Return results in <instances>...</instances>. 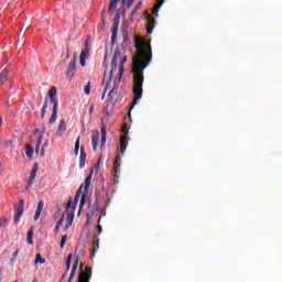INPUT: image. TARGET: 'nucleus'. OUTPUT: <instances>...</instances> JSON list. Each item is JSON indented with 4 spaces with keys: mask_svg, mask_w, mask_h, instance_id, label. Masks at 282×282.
<instances>
[{
    "mask_svg": "<svg viewBox=\"0 0 282 282\" xmlns=\"http://www.w3.org/2000/svg\"><path fill=\"white\" fill-rule=\"evenodd\" d=\"M134 47L137 50V55L132 59L133 106L143 97L144 70L149 67V63H151L153 58L151 42L143 39H135Z\"/></svg>",
    "mask_w": 282,
    "mask_h": 282,
    "instance_id": "obj_1",
    "label": "nucleus"
},
{
    "mask_svg": "<svg viewBox=\"0 0 282 282\" xmlns=\"http://www.w3.org/2000/svg\"><path fill=\"white\" fill-rule=\"evenodd\" d=\"M91 177H93V170L89 172V175L85 180V185L82 184L79 186L78 191L76 192L74 203H73V198H69V200L66 205L67 210H69V208L72 207V210L74 213V210H76V206H78V202L80 200L79 210H78V216H80V213H82V210H83V208L86 204L87 193H88V189L90 187Z\"/></svg>",
    "mask_w": 282,
    "mask_h": 282,
    "instance_id": "obj_2",
    "label": "nucleus"
},
{
    "mask_svg": "<svg viewBox=\"0 0 282 282\" xmlns=\"http://www.w3.org/2000/svg\"><path fill=\"white\" fill-rule=\"evenodd\" d=\"M91 177H93V170L89 172V175L85 180V185L82 184L79 186L78 191L76 192L74 203H73V198H69V200L66 205L67 210H69V208L72 207V210L74 213V210H76V206H78V202L80 200L79 210H78V216H80V213H82V210H83V208L86 204L87 193H88V189L90 187Z\"/></svg>",
    "mask_w": 282,
    "mask_h": 282,
    "instance_id": "obj_3",
    "label": "nucleus"
},
{
    "mask_svg": "<svg viewBox=\"0 0 282 282\" xmlns=\"http://www.w3.org/2000/svg\"><path fill=\"white\" fill-rule=\"evenodd\" d=\"M78 61V53L73 54L72 61L67 65V70L65 73L66 78L72 82L74 79V76L76 75V63Z\"/></svg>",
    "mask_w": 282,
    "mask_h": 282,
    "instance_id": "obj_4",
    "label": "nucleus"
},
{
    "mask_svg": "<svg viewBox=\"0 0 282 282\" xmlns=\"http://www.w3.org/2000/svg\"><path fill=\"white\" fill-rule=\"evenodd\" d=\"M121 132L124 134L121 135L120 141H119V143H120L119 152L121 155H123L128 148V126L127 124H124L122 127Z\"/></svg>",
    "mask_w": 282,
    "mask_h": 282,
    "instance_id": "obj_5",
    "label": "nucleus"
},
{
    "mask_svg": "<svg viewBox=\"0 0 282 282\" xmlns=\"http://www.w3.org/2000/svg\"><path fill=\"white\" fill-rule=\"evenodd\" d=\"M121 51H115V56L112 57V62L110 63V79H112L113 74L118 70V58H121Z\"/></svg>",
    "mask_w": 282,
    "mask_h": 282,
    "instance_id": "obj_6",
    "label": "nucleus"
},
{
    "mask_svg": "<svg viewBox=\"0 0 282 282\" xmlns=\"http://www.w3.org/2000/svg\"><path fill=\"white\" fill-rule=\"evenodd\" d=\"M99 214V207L98 205L95 203V204H91L89 202V205H88V213L86 214V223L89 224L90 223V219L95 216V215H98Z\"/></svg>",
    "mask_w": 282,
    "mask_h": 282,
    "instance_id": "obj_7",
    "label": "nucleus"
},
{
    "mask_svg": "<svg viewBox=\"0 0 282 282\" xmlns=\"http://www.w3.org/2000/svg\"><path fill=\"white\" fill-rule=\"evenodd\" d=\"M24 215V199H20L19 206L15 209V216H14V225H19L20 219L23 217Z\"/></svg>",
    "mask_w": 282,
    "mask_h": 282,
    "instance_id": "obj_8",
    "label": "nucleus"
},
{
    "mask_svg": "<svg viewBox=\"0 0 282 282\" xmlns=\"http://www.w3.org/2000/svg\"><path fill=\"white\" fill-rule=\"evenodd\" d=\"M91 279V268L86 267L85 271L79 273L77 282H89Z\"/></svg>",
    "mask_w": 282,
    "mask_h": 282,
    "instance_id": "obj_9",
    "label": "nucleus"
},
{
    "mask_svg": "<svg viewBox=\"0 0 282 282\" xmlns=\"http://www.w3.org/2000/svg\"><path fill=\"white\" fill-rule=\"evenodd\" d=\"M39 172V163H35L33 165V169H32V172H31V176H30V180H29V183L26 185V189H30L31 186L33 185L35 178H36V174Z\"/></svg>",
    "mask_w": 282,
    "mask_h": 282,
    "instance_id": "obj_10",
    "label": "nucleus"
},
{
    "mask_svg": "<svg viewBox=\"0 0 282 282\" xmlns=\"http://www.w3.org/2000/svg\"><path fill=\"white\" fill-rule=\"evenodd\" d=\"M145 14H147V22H148L147 33L152 34L153 29L155 26V19L153 18V15L149 13H145Z\"/></svg>",
    "mask_w": 282,
    "mask_h": 282,
    "instance_id": "obj_11",
    "label": "nucleus"
},
{
    "mask_svg": "<svg viewBox=\"0 0 282 282\" xmlns=\"http://www.w3.org/2000/svg\"><path fill=\"white\" fill-rule=\"evenodd\" d=\"M67 131V124H66V120L65 119H62L59 120V123H58V128H57V131H56V135L58 138H62V135L64 133H66Z\"/></svg>",
    "mask_w": 282,
    "mask_h": 282,
    "instance_id": "obj_12",
    "label": "nucleus"
},
{
    "mask_svg": "<svg viewBox=\"0 0 282 282\" xmlns=\"http://www.w3.org/2000/svg\"><path fill=\"white\" fill-rule=\"evenodd\" d=\"M99 138H100L99 131H98L97 129L94 130V131H93V138H91V143H93V150H94V152L97 151V145H98Z\"/></svg>",
    "mask_w": 282,
    "mask_h": 282,
    "instance_id": "obj_13",
    "label": "nucleus"
},
{
    "mask_svg": "<svg viewBox=\"0 0 282 282\" xmlns=\"http://www.w3.org/2000/svg\"><path fill=\"white\" fill-rule=\"evenodd\" d=\"M57 112H58V102H54L52 115H51V118L48 120V122L51 124L56 122V120H57Z\"/></svg>",
    "mask_w": 282,
    "mask_h": 282,
    "instance_id": "obj_14",
    "label": "nucleus"
},
{
    "mask_svg": "<svg viewBox=\"0 0 282 282\" xmlns=\"http://www.w3.org/2000/svg\"><path fill=\"white\" fill-rule=\"evenodd\" d=\"M56 95H57V88L55 86H52L48 90V98H50V102L53 104V106H55V102H57L55 99Z\"/></svg>",
    "mask_w": 282,
    "mask_h": 282,
    "instance_id": "obj_15",
    "label": "nucleus"
},
{
    "mask_svg": "<svg viewBox=\"0 0 282 282\" xmlns=\"http://www.w3.org/2000/svg\"><path fill=\"white\" fill-rule=\"evenodd\" d=\"M88 56H89V51L83 50L79 55V63L83 68L86 66V61H87Z\"/></svg>",
    "mask_w": 282,
    "mask_h": 282,
    "instance_id": "obj_16",
    "label": "nucleus"
},
{
    "mask_svg": "<svg viewBox=\"0 0 282 282\" xmlns=\"http://www.w3.org/2000/svg\"><path fill=\"white\" fill-rule=\"evenodd\" d=\"M44 206H45L44 200H40L37 203V209H36L35 216H34V221H39V219L41 218Z\"/></svg>",
    "mask_w": 282,
    "mask_h": 282,
    "instance_id": "obj_17",
    "label": "nucleus"
},
{
    "mask_svg": "<svg viewBox=\"0 0 282 282\" xmlns=\"http://www.w3.org/2000/svg\"><path fill=\"white\" fill-rule=\"evenodd\" d=\"M10 74V69L8 67H6L1 74H0V86L6 85V83L8 82V75Z\"/></svg>",
    "mask_w": 282,
    "mask_h": 282,
    "instance_id": "obj_18",
    "label": "nucleus"
},
{
    "mask_svg": "<svg viewBox=\"0 0 282 282\" xmlns=\"http://www.w3.org/2000/svg\"><path fill=\"white\" fill-rule=\"evenodd\" d=\"M127 61H128V56H123L122 57V59H121V64H120V66H119V68H118V73H119V77H118V79H119V82H121V79H122V77H123V73H124V67H123V65H124V63H127Z\"/></svg>",
    "mask_w": 282,
    "mask_h": 282,
    "instance_id": "obj_19",
    "label": "nucleus"
},
{
    "mask_svg": "<svg viewBox=\"0 0 282 282\" xmlns=\"http://www.w3.org/2000/svg\"><path fill=\"white\" fill-rule=\"evenodd\" d=\"M86 152L84 145L80 147V155H79V169H84L86 162Z\"/></svg>",
    "mask_w": 282,
    "mask_h": 282,
    "instance_id": "obj_20",
    "label": "nucleus"
},
{
    "mask_svg": "<svg viewBox=\"0 0 282 282\" xmlns=\"http://www.w3.org/2000/svg\"><path fill=\"white\" fill-rule=\"evenodd\" d=\"M78 261H79V259L77 258L75 263L73 264V268H72V271H70V274H69V278H68L67 282H73L74 281V275H76V270L78 269Z\"/></svg>",
    "mask_w": 282,
    "mask_h": 282,
    "instance_id": "obj_21",
    "label": "nucleus"
},
{
    "mask_svg": "<svg viewBox=\"0 0 282 282\" xmlns=\"http://www.w3.org/2000/svg\"><path fill=\"white\" fill-rule=\"evenodd\" d=\"M78 261H79V259L77 258L75 263L73 264V268H72V271H70V274H69V278H68L67 282H73L74 281V275H76V270L78 269Z\"/></svg>",
    "mask_w": 282,
    "mask_h": 282,
    "instance_id": "obj_22",
    "label": "nucleus"
},
{
    "mask_svg": "<svg viewBox=\"0 0 282 282\" xmlns=\"http://www.w3.org/2000/svg\"><path fill=\"white\" fill-rule=\"evenodd\" d=\"M73 224H74V210L67 214L65 228L69 229L73 226Z\"/></svg>",
    "mask_w": 282,
    "mask_h": 282,
    "instance_id": "obj_23",
    "label": "nucleus"
},
{
    "mask_svg": "<svg viewBox=\"0 0 282 282\" xmlns=\"http://www.w3.org/2000/svg\"><path fill=\"white\" fill-rule=\"evenodd\" d=\"M118 31H119V22L112 23V43L117 41Z\"/></svg>",
    "mask_w": 282,
    "mask_h": 282,
    "instance_id": "obj_24",
    "label": "nucleus"
},
{
    "mask_svg": "<svg viewBox=\"0 0 282 282\" xmlns=\"http://www.w3.org/2000/svg\"><path fill=\"white\" fill-rule=\"evenodd\" d=\"M107 142V127L105 124H102V128H101V148L105 147Z\"/></svg>",
    "mask_w": 282,
    "mask_h": 282,
    "instance_id": "obj_25",
    "label": "nucleus"
},
{
    "mask_svg": "<svg viewBox=\"0 0 282 282\" xmlns=\"http://www.w3.org/2000/svg\"><path fill=\"white\" fill-rule=\"evenodd\" d=\"M25 150H26V156L29 159H32L33 154H34V149L32 148L31 144H25Z\"/></svg>",
    "mask_w": 282,
    "mask_h": 282,
    "instance_id": "obj_26",
    "label": "nucleus"
},
{
    "mask_svg": "<svg viewBox=\"0 0 282 282\" xmlns=\"http://www.w3.org/2000/svg\"><path fill=\"white\" fill-rule=\"evenodd\" d=\"M72 260H73V254H68L67 260H66L65 273L69 272V270L72 268Z\"/></svg>",
    "mask_w": 282,
    "mask_h": 282,
    "instance_id": "obj_27",
    "label": "nucleus"
},
{
    "mask_svg": "<svg viewBox=\"0 0 282 282\" xmlns=\"http://www.w3.org/2000/svg\"><path fill=\"white\" fill-rule=\"evenodd\" d=\"M120 162H121V156L117 155V158H115V163H112L115 173L118 172V169L120 167Z\"/></svg>",
    "mask_w": 282,
    "mask_h": 282,
    "instance_id": "obj_28",
    "label": "nucleus"
},
{
    "mask_svg": "<svg viewBox=\"0 0 282 282\" xmlns=\"http://www.w3.org/2000/svg\"><path fill=\"white\" fill-rule=\"evenodd\" d=\"M33 237H34V231L33 229H30L28 232V237H26V242L31 246H33Z\"/></svg>",
    "mask_w": 282,
    "mask_h": 282,
    "instance_id": "obj_29",
    "label": "nucleus"
},
{
    "mask_svg": "<svg viewBox=\"0 0 282 282\" xmlns=\"http://www.w3.org/2000/svg\"><path fill=\"white\" fill-rule=\"evenodd\" d=\"M142 6H143V2H142V1H139V2L135 4L133 11L131 12V17L137 15V13H138L139 10L142 8Z\"/></svg>",
    "mask_w": 282,
    "mask_h": 282,
    "instance_id": "obj_30",
    "label": "nucleus"
},
{
    "mask_svg": "<svg viewBox=\"0 0 282 282\" xmlns=\"http://www.w3.org/2000/svg\"><path fill=\"white\" fill-rule=\"evenodd\" d=\"M42 143H43V135L40 134V138H37V144H36V147H35V153H36V154L40 153Z\"/></svg>",
    "mask_w": 282,
    "mask_h": 282,
    "instance_id": "obj_31",
    "label": "nucleus"
},
{
    "mask_svg": "<svg viewBox=\"0 0 282 282\" xmlns=\"http://www.w3.org/2000/svg\"><path fill=\"white\" fill-rule=\"evenodd\" d=\"M79 151H80V137H78L75 142V156H78Z\"/></svg>",
    "mask_w": 282,
    "mask_h": 282,
    "instance_id": "obj_32",
    "label": "nucleus"
},
{
    "mask_svg": "<svg viewBox=\"0 0 282 282\" xmlns=\"http://www.w3.org/2000/svg\"><path fill=\"white\" fill-rule=\"evenodd\" d=\"M67 239H68V235H63L62 238H61V242H59V248L61 249H64L65 248V245L67 242Z\"/></svg>",
    "mask_w": 282,
    "mask_h": 282,
    "instance_id": "obj_33",
    "label": "nucleus"
},
{
    "mask_svg": "<svg viewBox=\"0 0 282 282\" xmlns=\"http://www.w3.org/2000/svg\"><path fill=\"white\" fill-rule=\"evenodd\" d=\"M119 2H120V0H110L109 12H110V10L116 9L118 7Z\"/></svg>",
    "mask_w": 282,
    "mask_h": 282,
    "instance_id": "obj_34",
    "label": "nucleus"
},
{
    "mask_svg": "<svg viewBox=\"0 0 282 282\" xmlns=\"http://www.w3.org/2000/svg\"><path fill=\"white\" fill-rule=\"evenodd\" d=\"M8 227V218L7 217H2L0 219V228H6Z\"/></svg>",
    "mask_w": 282,
    "mask_h": 282,
    "instance_id": "obj_35",
    "label": "nucleus"
},
{
    "mask_svg": "<svg viewBox=\"0 0 282 282\" xmlns=\"http://www.w3.org/2000/svg\"><path fill=\"white\" fill-rule=\"evenodd\" d=\"M96 238H98V235L94 236V242H93V245H94V252H96V248L97 249L99 248V239H96Z\"/></svg>",
    "mask_w": 282,
    "mask_h": 282,
    "instance_id": "obj_36",
    "label": "nucleus"
},
{
    "mask_svg": "<svg viewBox=\"0 0 282 282\" xmlns=\"http://www.w3.org/2000/svg\"><path fill=\"white\" fill-rule=\"evenodd\" d=\"M48 147V142H44V145H42V151H40V156L44 158L45 156V152H46V148Z\"/></svg>",
    "mask_w": 282,
    "mask_h": 282,
    "instance_id": "obj_37",
    "label": "nucleus"
},
{
    "mask_svg": "<svg viewBox=\"0 0 282 282\" xmlns=\"http://www.w3.org/2000/svg\"><path fill=\"white\" fill-rule=\"evenodd\" d=\"M35 263H45V259L42 258L41 253H37L36 259H35Z\"/></svg>",
    "mask_w": 282,
    "mask_h": 282,
    "instance_id": "obj_38",
    "label": "nucleus"
},
{
    "mask_svg": "<svg viewBox=\"0 0 282 282\" xmlns=\"http://www.w3.org/2000/svg\"><path fill=\"white\" fill-rule=\"evenodd\" d=\"M84 93L86 96L90 94V82H88L87 85H85Z\"/></svg>",
    "mask_w": 282,
    "mask_h": 282,
    "instance_id": "obj_39",
    "label": "nucleus"
},
{
    "mask_svg": "<svg viewBox=\"0 0 282 282\" xmlns=\"http://www.w3.org/2000/svg\"><path fill=\"white\" fill-rule=\"evenodd\" d=\"M65 221V215H62V217L57 220L56 226L62 227Z\"/></svg>",
    "mask_w": 282,
    "mask_h": 282,
    "instance_id": "obj_40",
    "label": "nucleus"
},
{
    "mask_svg": "<svg viewBox=\"0 0 282 282\" xmlns=\"http://www.w3.org/2000/svg\"><path fill=\"white\" fill-rule=\"evenodd\" d=\"M163 3H164V0H158V2L154 4L153 8L160 10Z\"/></svg>",
    "mask_w": 282,
    "mask_h": 282,
    "instance_id": "obj_41",
    "label": "nucleus"
},
{
    "mask_svg": "<svg viewBox=\"0 0 282 282\" xmlns=\"http://www.w3.org/2000/svg\"><path fill=\"white\" fill-rule=\"evenodd\" d=\"M135 0H126V6L128 9H130L134 4Z\"/></svg>",
    "mask_w": 282,
    "mask_h": 282,
    "instance_id": "obj_42",
    "label": "nucleus"
},
{
    "mask_svg": "<svg viewBox=\"0 0 282 282\" xmlns=\"http://www.w3.org/2000/svg\"><path fill=\"white\" fill-rule=\"evenodd\" d=\"M46 109H47V102H45V104H44V107H42V118L45 117Z\"/></svg>",
    "mask_w": 282,
    "mask_h": 282,
    "instance_id": "obj_43",
    "label": "nucleus"
},
{
    "mask_svg": "<svg viewBox=\"0 0 282 282\" xmlns=\"http://www.w3.org/2000/svg\"><path fill=\"white\" fill-rule=\"evenodd\" d=\"M118 93V89L116 87H112V90H110L109 96H112Z\"/></svg>",
    "mask_w": 282,
    "mask_h": 282,
    "instance_id": "obj_44",
    "label": "nucleus"
},
{
    "mask_svg": "<svg viewBox=\"0 0 282 282\" xmlns=\"http://www.w3.org/2000/svg\"><path fill=\"white\" fill-rule=\"evenodd\" d=\"M97 231L98 234L96 236H99L102 231V227L100 225L97 226Z\"/></svg>",
    "mask_w": 282,
    "mask_h": 282,
    "instance_id": "obj_45",
    "label": "nucleus"
},
{
    "mask_svg": "<svg viewBox=\"0 0 282 282\" xmlns=\"http://www.w3.org/2000/svg\"><path fill=\"white\" fill-rule=\"evenodd\" d=\"M85 50H88V51H89V41H88V40H86Z\"/></svg>",
    "mask_w": 282,
    "mask_h": 282,
    "instance_id": "obj_46",
    "label": "nucleus"
},
{
    "mask_svg": "<svg viewBox=\"0 0 282 282\" xmlns=\"http://www.w3.org/2000/svg\"><path fill=\"white\" fill-rule=\"evenodd\" d=\"M158 12H159V10L156 8L152 9V13L155 14L156 17H158Z\"/></svg>",
    "mask_w": 282,
    "mask_h": 282,
    "instance_id": "obj_47",
    "label": "nucleus"
},
{
    "mask_svg": "<svg viewBox=\"0 0 282 282\" xmlns=\"http://www.w3.org/2000/svg\"><path fill=\"white\" fill-rule=\"evenodd\" d=\"M67 275H68V273L65 272V273L62 275V281H65V279H67Z\"/></svg>",
    "mask_w": 282,
    "mask_h": 282,
    "instance_id": "obj_48",
    "label": "nucleus"
},
{
    "mask_svg": "<svg viewBox=\"0 0 282 282\" xmlns=\"http://www.w3.org/2000/svg\"><path fill=\"white\" fill-rule=\"evenodd\" d=\"M19 254V249L12 254L13 256V259H15Z\"/></svg>",
    "mask_w": 282,
    "mask_h": 282,
    "instance_id": "obj_49",
    "label": "nucleus"
},
{
    "mask_svg": "<svg viewBox=\"0 0 282 282\" xmlns=\"http://www.w3.org/2000/svg\"><path fill=\"white\" fill-rule=\"evenodd\" d=\"M59 228H61V226L56 225L55 228H54V230H55L56 232H58V231H59Z\"/></svg>",
    "mask_w": 282,
    "mask_h": 282,
    "instance_id": "obj_50",
    "label": "nucleus"
},
{
    "mask_svg": "<svg viewBox=\"0 0 282 282\" xmlns=\"http://www.w3.org/2000/svg\"><path fill=\"white\" fill-rule=\"evenodd\" d=\"M3 119L0 117V129L2 128Z\"/></svg>",
    "mask_w": 282,
    "mask_h": 282,
    "instance_id": "obj_51",
    "label": "nucleus"
},
{
    "mask_svg": "<svg viewBox=\"0 0 282 282\" xmlns=\"http://www.w3.org/2000/svg\"><path fill=\"white\" fill-rule=\"evenodd\" d=\"M69 57H70V52L67 51V56H66V58H69Z\"/></svg>",
    "mask_w": 282,
    "mask_h": 282,
    "instance_id": "obj_52",
    "label": "nucleus"
},
{
    "mask_svg": "<svg viewBox=\"0 0 282 282\" xmlns=\"http://www.w3.org/2000/svg\"><path fill=\"white\" fill-rule=\"evenodd\" d=\"M109 85H110V83L108 82V83H107V87H106V89H105V94H106V91H107Z\"/></svg>",
    "mask_w": 282,
    "mask_h": 282,
    "instance_id": "obj_53",
    "label": "nucleus"
},
{
    "mask_svg": "<svg viewBox=\"0 0 282 282\" xmlns=\"http://www.w3.org/2000/svg\"><path fill=\"white\" fill-rule=\"evenodd\" d=\"M39 131H40L39 129H35V130H34V133H39Z\"/></svg>",
    "mask_w": 282,
    "mask_h": 282,
    "instance_id": "obj_54",
    "label": "nucleus"
},
{
    "mask_svg": "<svg viewBox=\"0 0 282 282\" xmlns=\"http://www.w3.org/2000/svg\"><path fill=\"white\" fill-rule=\"evenodd\" d=\"M100 161H101V159L99 158L98 161H97V164H100Z\"/></svg>",
    "mask_w": 282,
    "mask_h": 282,
    "instance_id": "obj_55",
    "label": "nucleus"
},
{
    "mask_svg": "<svg viewBox=\"0 0 282 282\" xmlns=\"http://www.w3.org/2000/svg\"><path fill=\"white\" fill-rule=\"evenodd\" d=\"M83 267H84V264H83V263H80V267H79V268L82 269Z\"/></svg>",
    "mask_w": 282,
    "mask_h": 282,
    "instance_id": "obj_56",
    "label": "nucleus"
},
{
    "mask_svg": "<svg viewBox=\"0 0 282 282\" xmlns=\"http://www.w3.org/2000/svg\"><path fill=\"white\" fill-rule=\"evenodd\" d=\"M127 2V0H122V3H126Z\"/></svg>",
    "mask_w": 282,
    "mask_h": 282,
    "instance_id": "obj_57",
    "label": "nucleus"
}]
</instances>
